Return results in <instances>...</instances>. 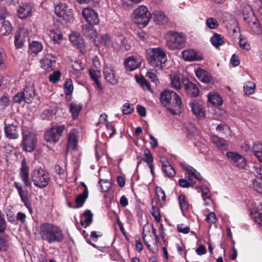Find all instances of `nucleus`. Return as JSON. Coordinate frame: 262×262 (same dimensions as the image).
<instances>
[{"mask_svg": "<svg viewBox=\"0 0 262 262\" xmlns=\"http://www.w3.org/2000/svg\"><path fill=\"white\" fill-rule=\"evenodd\" d=\"M162 168L165 175L169 178H172L176 175V171L171 165L167 161H162Z\"/></svg>", "mask_w": 262, "mask_h": 262, "instance_id": "28", "label": "nucleus"}, {"mask_svg": "<svg viewBox=\"0 0 262 262\" xmlns=\"http://www.w3.org/2000/svg\"><path fill=\"white\" fill-rule=\"evenodd\" d=\"M224 38L220 34H215L210 39L212 44L215 47L218 48L224 42Z\"/></svg>", "mask_w": 262, "mask_h": 262, "instance_id": "36", "label": "nucleus"}, {"mask_svg": "<svg viewBox=\"0 0 262 262\" xmlns=\"http://www.w3.org/2000/svg\"><path fill=\"white\" fill-rule=\"evenodd\" d=\"M99 183L101 185L102 191L107 192L110 190L111 184L107 180L100 179Z\"/></svg>", "mask_w": 262, "mask_h": 262, "instance_id": "48", "label": "nucleus"}, {"mask_svg": "<svg viewBox=\"0 0 262 262\" xmlns=\"http://www.w3.org/2000/svg\"><path fill=\"white\" fill-rule=\"evenodd\" d=\"M226 156L230 163L234 166L242 169L245 167L246 159L242 155L236 152L229 151L226 153Z\"/></svg>", "mask_w": 262, "mask_h": 262, "instance_id": "9", "label": "nucleus"}, {"mask_svg": "<svg viewBox=\"0 0 262 262\" xmlns=\"http://www.w3.org/2000/svg\"><path fill=\"white\" fill-rule=\"evenodd\" d=\"M141 63V59L133 56L127 57L124 61L126 69L129 71H134L139 68Z\"/></svg>", "mask_w": 262, "mask_h": 262, "instance_id": "18", "label": "nucleus"}, {"mask_svg": "<svg viewBox=\"0 0 262 262\" xmlns=\"http://www.w3.org/2000/svg\"><path fill=\"white\" fill-rule=\"evenodd\" d=\"M90 24H86L82 26V32L83 34L87 38L95 40L97 36V32L93 26Z\"/></svg>", "mask_w": 262, "mask_h": 262, "instance_id": "25", "label": "nucleus"}, {"mask_svg": "<svg viewBox=\"0 0 262 262\" xmlns=\"http://www.w3.org/2000/svg\"><path fill=\"white\" fill-rule=\"evenodd\" d=\"M89 191L87 187H85V188L84 189L82 193L77 195L75 198V202L76 204V206H72L70 203H68V205L70 207L73 208H78L81 207L84 202H85L86 199L88 197Z\"/></svg>", "mask_w": 262, "mask_h": 262, "instance_id": "22", "label": "nucleus"}, {"mask_svg": "<svg viewBox=\"0 0 262 262\" xmlns=\"http://www.w3.org/2000/svg\"><path fill=\"white\" fill-rule=\"evenodd\" d=\"M60 76L61 73L60 71H55L50 75L49 80L53 83H56L59 81Z\"/></svg>", "mask_w": 262, "mask_h": 262, "instance_id": "55", "label": "nucleus"}, {"mask_svg": "<svg viewBox=\"0 0 262 262\" xmlns=\"http://www.w3.org/2000/svg\"><path fill=\"white\" fill-rule=\"evenodd\" d=\"M40 235L42 239L49 244L62 242L64 235L57 226L50 223H43L40 226Z\"/></svg>", "mask_w": 262, "mask_h": 262, "instance_id": "2", "label": "nucleus"}, {"mask_svg": "<svg viewBox=\"0 0 262 262\" xmlns=\"http://www.w3.org/2000/svg\"><path fill=\"white\" fill-rule=\"evenodd\" d=\"M144 155L146 157L145 161L147 163L150 164L153 162V157L148 149H146L144 150Z\"/></svg>", "mask_w": 262, "mask_h": 262, "instance_id": "62", "label": "nucleus"}, {"mask_svg": "<svg viewBox=\"0 0 262 262\" xmlns=\"http://www.w3.org/2000/svg\"><path fill=\"white\" fill-rule=\"evenodd\" d=\"M111 42V37L107 34H104L101 36V43L105 46H110Z\"/></svg>", "mask_w": 262, "mask_h": 262, "instance_id": "61", "label": "nucleus"}, {"mask_svg": "<svg viewBox=\"0 0 262 262\" xmlns=\"http://www.w3.org/2000/svg\"><path fill=\"white\" fill-rule=\"evenodd\" d=\"M156 191L159 201H164L166 199L164 191L161 188L157 187L156 189Z\"/></svg>", "mask_w": 262, "mask_h": 262, "instance_id": "58", "label": "nucleus"}, {"mask_svg": "<svg viewBox=\"0 0 262 262\" xmlns=\"http://www.w3.org/2000/svg\"><path fill=\"white\" fill-rule=\"evenodd\" d=\"M64 125H56L52 127L50 130L45 134V139L46 141L55 143L59 141L63 131Z\"/></svg>", "mask_w": 262, "mask_h": 262, "instance_id": "8", "label": "nucleus"}, {"mask_svg": "<svg viewBox=\"0 0 262 262\" xmlns=\"http://www.w3.org/2000/svg\"><path fill=\"white\" fill-rule=\"evenodd\" d=\"M179 203L182 212L187 210L189 207V203L185 195L182 194L179 196Z\"/></svg>", "mask_w": 262, "mask_h": 262, "instance_id": "37", "label": "nucleus"}, {"mask_svg": "<svg viewBox=\"0 0 262 262\" xmlns=\"http://www.w3.org/2000/svg\"><path fill=\"white\" fill-rule=\"evenodd\" d=\"M154 20L158 25H164L168 21V18L164 13L161 11H156L154 12Z\"/></svg>", "mask_w": 262, "mask_h": 262, "instance_id": "30", "label": "nucleus"}, {"mask_svg": "<svg viewBox=\"0 0 262 262\" xmlns=\"http://www.w3.org/2000/svg\"><path fill=\"white\" fill-rule=\"evenodd\" d=\"M82 16L85 20L91 25H96L99 23L98 13L90 8H84L82 10Z\"/></svg>", "mask_w": 262, "mask_h": 262, "instance_id": "10", "label": "nucleus"}, {"mask_svg": "<svg viewBox=\"0 0 262 262\" xmlns=\"http://www.w3.org/2000/svg\"><path fill=\"white\" fill-rule=\"evenodd\" d=\"M71 42L78 49H82L84 47V42L82 37L76 32H73L69 37Z\"/></svg>", "mask_w": 262, "mask_h": 262, "instance_id": "23", "label": "nucleus"}, {"mask_svg": "<svg viewBox=\"0 0 262 262\" xmlns=\"http://www.w3.org/2000/svg\"><path fill=\"white\" fill-rule=\"evenodd\" d=\"M13 101L15 103H20L22 101L25 102V98L23 92L17 93L13 97Z\"/></svg>", "mask_w": 262, "mask_h": 262, "instance_id": "56", "label": "nucleus"}, {"mask_svg": "<svg viewBox=\"0 0 262 262\" xmlns=\"http://www.w3.org/2000/svg\"><path fill=\"white\" fill-rule=\"evenodd\" d=\"M70 111L73 116L74 119L78 117L81 106L76 103H71L70 104Z\"/></svg>", "mask_w": 262, "mask_h": 262, "instance_id": "40", "label": "nucleus"}, {"mask_svg": "<svg viewBox=\"0 0 262 262\" xmlns=\"http://www.w3.org/2000/svg\"><path fill=\"white\" fill-rule=\"evenodd\" d=\"M255 84L252 81H249L244 86V90L245 94L250 95L252 94L255 89Z\"/></svg>", "mask_w": 262, "mask_h": 262, "instance_id": "42", "label": "nucleus"}, {"mask_svg": "<svg viewBox=\"0 0 262 262\" xmlns=\"http://www.w3.org/2000/svg\"><path fill=\"white\" fill-rule=\"evenodd\" d=\"M182 82L187 95L192 97H196L199 95L200 92L199 88L188 78H183Z\"/></svg>", "mask_w": 262, "mask_h": 262, "instance_id": "13", "label": "nucleus"}, {"mask_svg": "<svg viewBox=\"0 0 262 262\" xmlns=\"http://www.w3.org/2000/svg\"><path fill=\"white\" fill-rule=\"evenodd\" d=\"M186 178H187V180H185L184 179H180L179 180V184L180 187L183 188H188L190 187L191 185H193L195 184V182H194L192 179L190 178V176H186Z\"/></svg>", "mask_w": 262, "mask_h": 262, "instance_id": "38", "label": "nucleus"}, {"mask_svg": "<svg viewBox=\"0 0 262 262\" xmlns=\"http://www.w3.org/2000/svg\"><path fill=\"white\" fill-rule=\"evenodd\" d=\"M14 186L16 188L19 196L21 199V201L24 203V205L27 207L29 208L28 204V194L29 192L27 189H23L21 185L16 182H14Z\"/></svg>", "mask_w": 262, "mask_h": 262, "instance_id": "24", "label": "nucleus"}, {"mask_svg": "<svg viewBox=\"0 0 262 262\" xmlns=\"http://www.w3.org/2000/svg\"><path fill=\"white\" fill-rule=\"evenodd\" d=\"M22 92L25 96V102L28 104L31 103L35 96L34 85L31 83L26 85Z\"/></svg>", "mask_w": 262, "mask_h": 262, "instance_id": "19", "label": "nucleus"}, {"mask_svg": "<svg viewBox=\"0 0 262 262\" xmlns=\"http://www.w3.org/2000/svg\"><path fill=\"white\" fill-rule=\"evenodd\" d=\"M160 100L162 104L167 107L172 114L176 115L181 112L182 106L181 98L172 90L162 91L160 94Z\"/></svg>", "mask_w": 262, "mask_h": 262, "instance_id": "1", "label": "nucleus"}, {"mask_svg": "<svg viewBox=\"0 0 262 262\" xmlns=\"http://www.w3.org/2000/svg\"><path fill=\"white\" fill-rule=\"evenodd\" d=\"M208 100L213 105H221L222 104V98L216 93L208 94Z\"/></svg>", "mask_w": 262, "mask_h": 262, "instance_id": "33", "label": "nucleus"}, {"mask_svg": "<svg viewBox=\"0 0 262 262\" xmlns=\"http://www.w3.org/2000/svg\"><path fill=\"white\" fill-rule=\"evenodd\" d=\"M12 31V27L9 21L4 20L0 27V35L6 36L9 34Z\"/></svg>", "mask_w": 262, "mask_h": 262, "instance_id": "32", "label": "nucleus"}, {"mask_svg": "<svg viewBox=\"0 0 262 262\" xmlns=\"http://www.w3.org/2000/svg\"><path fill=\"white\" fill-rule=\"evenodd\" d=\"M103 74L107 82L112 85L117 84L118 79L116 76L115 71L112 67H105L103 69Z\"/></svg>", "mask_w": 262, "mask_h": 262, "instance_id": "17", "label": "nucleus"}, {"mask_svg": "<svg viewBox=\"0 0 262 262\" xmlns=\"http://www.w3.org/2000/svg\"><path fill=\"white\" fill-rule=\"evenodd\" d=\"M132 18L135 23L140 27H144L148 24L151 15L148 9L141 5L134 11Z\"/></svg>", "mask_w": 262, "mask_h": 262, "instance_id": "5", "label": "nucleus"}, {"mask_svg": "<svg viewBox=\"0 0 262 262\" xmlns=\"http://www.w3.org/2000/svg\"><path fill=\"white\" fill-rule=\"evenodd\" d=\"M29 167L24 162H23L20 168V176L26 187H30L31 185V182L29 181Z\"/></svg>", "mask_w": 262, "mask_h": 262, "instance_id": "21", "label": "nucleus"}, {"mask_svg": "<svg viewBox=\"0 0 262 262\" xmlns=\"http://www.w3.org/2000/svg\"><path fill=\"white\" fill-rule=\"evenodd\" d=\"M31 180L35 186L42 188L48 186L51 179L48 173L39 168L33 171L31 173Z\"/></svg>", "mask_w": 262, "mask_h": 262, "instance_id": "6", "label": "nucleus"}, {"mask_svg": "<svg viewBox=\"0 0 262 262\" xmlns=\"http://www.w3.org/2000/svg\"><path fill=\"white\" fill-rule=\"evenodd\" d=\"M64 92L67 95H70L73 91V86L72 81L70 79H67L63 84Z\"/></svg>", "mask_w": 262, "mask_h": 262, "instance_id": "44", "label": "nucleus"}, {"mask_svg": "<svg viewBox=\"0 0 262 262\" xmlns=\"http://www.w3.org/2000/svg\"><path fill=\"white\" fill-rule=\"evenodd\" d=\"M147 60L152 67L161 69L167 62V57L161 48H150L147 51Z\"/></svg>", "mask_w": 262, "mask_h": 262, "instance_id": "3", "label": "nucleus"}, {"mask_svg": "<svg viewBox=\"0 0 262 262\" xmlns=\"http://www.w3.org/2000/svg\"><path fill=\"white\" fill-rule=\"evenodd\" d=\"M182 56L186 61H200L203 59L202 54L195 50L188 49L182 52Z\"/></svg>", "mask_w": 262, "mask_h": 262, "instance_id": "12", "label": "nucleus"}, {"mask_svg": "<svg viewBox=\"0 0 262 262\" xmlns=\"http://www.w3.org/2000/svg\"><path fill=\"white\" fill-rule=\"evenodd\" d=\"M171 84L172 88L176 90H179L181 88V82L179 77L177 76H174L173 77H171Z\"/></svg>", "mask_w": 262, "mask_h": 262, "instance_id": "49", "label": "nucleus"}, {"mask_svg": "<svg viewBox=\"0 0 262 262\" xmlns=\"http://www.w3.org/2000/svg\"><path fill=\"white\" fill-rule=\"evenodd\" d=\"M190 107L193 114L198 118H204L205 115V111L202 104L194 100L189 103Z\"/></svg>", "mask_w": 262, "mask_h": 262, "instance_id": "16", "label": "nucleus"}, {"mask_svg": "<svg viewBox=\"0 0 262 262\" xmlns=\"http://www.w3.org/2000/svg\"><path fill=\"white\" fill-rule=\"evenodd\" d=\"M57 113V109L55 107H50L46 109L41 114L43 119H51Z\"/></svg>", "mask_w": 262, "mask_h": 262, "instance_id": "35", "label": "nucleus"}, {"mask_svg": "<svg viewBox=\"0 0 262 262\" xmlns=\"http://www.w3.org/2000/svg\"><path fill=\"white\" fill-rule=\"evenodd\" d=\"M49 35L55 43L58 44L60 43V41L62 40L63 37L62 32L58 29H52L50 30Z\"/></svg>", "mask_w": 262, "mask_h": 262, "instance_id": "31", "label": "nucleus"}, {"mask_svg": "<svg viewBox=\"0 0 262 262\" xmlns=\"http://www.w3.org/2000/svg\"><path fill=\"white\" fill-rule=\"evenodd\" d=\"M134 111L133 105L130 104L125 103L123 106L122 112L125 115L130 114Z\"/></svg>", "mask_w": 262, "mask_h": 262, "instance_id": "59", "label": "nucleus"}, {"mask_svg": "<svg viewBox=\"0 0 262 262\" xmlns=\"http://www.w3.org/2000/svg\"><path fill=\"white\" fill-rule=\"evenodd\" d=\"M9 247L8 239L4 236H0V251H6Z\"/></svg>", "mask_w": 262, "mask_h": 262, "instance_id": "51", "label": "nucleus"}, {"mask_svg": "<svg viewBox=\"0 0 262 262\" xmlns=\"http://www.w3.org/2000/svg\"><path fill=\"white\" fill-rule=\"evenodd\" d=\"M253 188L258 193L262 194V180L255 179L253 182Z\"/></svg>", "mask_w": 262, "mask_h": 262, "instance_id": "52", "label": "nucleus"}, {"mask_svg": "<svg viewBox=\"0 0 262 262\" xmlns=\"http://www.w3.org/2000/svg\"><path fill=\"white\" fill-rule=\"evenodd\" d=\"M78 142V131L77 129H72L70 130L68 139V143L66 148V154L70 150H74L76 149Z\"/></svg>", "mask_w": 262, "mask_h": 262, "instance_id": "11", "label": "nucleus"}, {"mask_svg": "<svg viewBox=\"0 0 262 262\" xmlns=\"http://www.w3.org/2000/svg\"><path fill=\"white\" fill-rule=\"evenodd\" d=\"M138 82L141 85V86L144 89L149 90L150 88V84L147 81L146 79L142 77L137 80Z\"/></svg>", "mask_w": 262, "mask_h": 262, "instance_id": "57", "label": "nucleus"}, {"mask_svg": "<svg viewBox=\"0 0 262 262\" xmlns=\"http://www.w3.org/2000/svg\"><path fill=\"white\" fill-rule=\"evenodd\" d=\"M27 36L21 31L17 32L15 35L14 43L16 48L19 49L24 46V42L26 40Z\"/></svg>", "mask_w": 262, "mask_h": 262, "instance_id": "29", "label": "nucleus"}, {"mask_svg": "<svg viewBox=\"0 0 262 262\" xmlns=\"http://www.w3.org/2000/svg\"><path fill=\"white\" fill-rule=\"evenodd\" d=\"M30 49L31 52L37 53L42 49V46L41 43L38 41H32L30 45Z\"/></svg>", "mask_w": 262, "mask_h": 262, "instance_id": "41", "label": "nucleus"}, {"mask_svg": "<svg viewBox=\"0 0 262 262\" xmlns=\"http://www.w3.org/2000/svg\"><path fill=\"white\" fill-rule=\"evenodd\" d=\"M10 103L9 98L6 95H3L0 97V106L3 109H5L7 107Z\"/></svg>", "mask_w": 262, "mask_h": 262, "instance_id": "50", "label": "nucleus"}, {"mask_svg": "<svg viewBox=\"0 0 262 262\" xmlns=\"http://www.w3.org/2000/svg\"><path fill=\"white\" fill-rule=\"evenodd\" d=\"M197 188L199 189L198 191H202V196L205 201L206 199H210L211 196V191L208 187L203 188L202 187H198Z\"/></svg>", "mask_w": 262, "mask_h": 262, "instance_id": "46", "label": "nucleus"}, {"mask_svg": "<svg viewBox=\"0 0 262 262\" xmlns=\"http://www.w3.org/2000/svg\"><path fill=\"white\" fill-rule=\"evenodd\" d=\"M195 74L199 79L202 82L208 84H213V79L207 71L202 69H198L196 71Z\"/></svg>", "mask_w": 262, "mask_h": 262, "instance_id": "20", "label": "nucleus"}, {"mask_svg": "<svg viewBox=\"0 0 262 262\" xmlns=\"http://www.w3.org/2000/svg\"><path fill=\"white\" fill-rule=\"evenodd\" d=\"M216 216L214 212H210L209 213L207 216L206 218V220L207 222H208L210 224H213L215 223L216 221Z\"/></svg>", "mask_w": 262, "mask_h": 262, "instance_id": "60", "label": "nucleus"}, {"mask_svg": "<svg viewBox=\"0 0 262 262\" xmlns=\"http://www.w3.org/2000/svg\"><path fill=\"white\" fill-rule=\"evenodd\" d=\"M23 147L26 151H32L36 146L37 139L35 135L28 129L23 130Z\"/></svg>", "mask_w": 262, "mask_h": 262, "instance_id": "7", "label": "nucleus"}, {"mask_svg": "<svg viewBox=\"0 0 262 262\" xmlns=\"http://www.w3.org/2000/svg\"><path fill=\"white\" fill-rule=\"evenodd\" d=\"M166 45L171 50L183 48L186 44V35L182 32L170 31L167 33Z\"/></svg>", "mask_w": 262, "mask_h": 262, "instance_id": "4", "label": "nucleus"}, {"mask_svg": "<svg viewBox=\"0 0 262 262\" xmlns=\"http://www.w3.org/2000/svg\"><path fill=\"white\" fill-rule=\"evenodd\" d=\"M89 74L92 79H93L97 86L101 89V83L98 80V76L97 74V72L94 70L90 69Z\"/></svg>", "mask_w": 262, "mask_h": 262, "instance_id": "45", "label": "nucleus"}, {"mask_svg": "<svg viewBox=\"0 0 262 262\" xmlns=\"http://www.w3.org/2000/svg\"><path fill=\"white\" fill-rule=\"evenodd\" d=\"M72 67L74 70V74L77 77H80L81 74V71L84 69V65L81 61L77 60L74 62Z\"/></svg>", "mask_w": 262, "mask_h": 262, "instance_id": "34", "label": "nucleus"}, {"mask_svg": "<svg viewBox=\"0 0 262 262\" xmlns=\"http://www.w3.org/2000/svg\"><path fill=\"white\" fill-rule=\"evenodd\" d=\"M55 57L51 55H48L40 60L41 68L45 70H48L55 63Z\"/></svg>", "mask_w": 262, "mask_h": 262, "instance_id": "26", "label": "nucleus"}, {"mask_svg": "<svg viewBox=\"0 0 262 262\" xmlns=\"http://www.w3.org/2000/svg\"><path fill=\"white\" fill-rule=\"evenodd\" d=\"M55 13L59 17L62 18L64 20H67L71 15V10L67 6L62 3L57 5L55 8Z\"/></svg>", "mask_w": 262, "mask_h": 262, "instance_id": "14", "label": "nucleus"}, {"mask_svg": "<svg viewBox=\"0 0 262 262\" xmlns=\"http://www.w3.org/2000/svg\"><path fill=\"white\" fill-rule=\"evenodd\" d=\"M177 230L179 232L187 234L190 232V228L188 226H184L183 224L178 225Z\"/></svg>", "mask_w": 262, "mask_h": 262, "instance_id": "64", "label": "nucleus"}, {"mask_svg": "<svg viewBox=\"0 0 262 262\" xmlns=\"http://www.w3.org/2000/svg\"><path fill=\"white\" fill-rule=\"evenodd\" d=\"M83 216L85 217L84 222L85 228L89 226L93 221V214L90 210H86L83 213Z\"/></svg>", "mask_w": 262, "mask_h": 262, "instance_id": "43", "label": "nucleus"}, {"mask_svg": "<svg viewBox=\"0 0 262 262\" xmlns=\"http://www.w3.org/2000/svg\"><path fill=\"white\" fill-rule=\"evenodd\" d=\"M156 72V71L154 70L148 71L146 73V76L157 85L158 83V80Z\"/></svg>", "mask_w": 262, "mask_h": 262, "instance_id": "53", "label": "nucleus"}, {"mask_svg": "<svg viewBox=\"0 0 262 262\" xmlns=\"http://www.w3.org/2000/svg\"><path fill=\"white\" fill-rule=\"evenodd\" d=\"M254 221L259 226H262V213H256L254 214Z\"/></svg>", "mask_w": 262, "mask_h": 262, "instance_id": "63", "label": "nucleus"}, {"mask_svg": "<svg viewBox=\"0 0 262 262\" xmlns=\"http://www.w3.org/2000/svg\"><path fill=\"white\" fill-rule=\"evenodd\" d=\"M212 142L219 147L226 148L227 144L226 141L217 136H213L211 137Z\"/></svg>", "mask_w": 262, "mask_h": 262, "instance_id": "39", "label": "nucleus"}, {"mask_svg": "<svg viewBox=\"0 0 262 262\" xmlns=\"http://www.w3.org/2000/svg\"><path fill=\"white\" fill-rule=\"evenodd\" d=\"M207 26L211 29H216L219 26L217 21L213 18H209L206 20Z\"/></svg>", "mask_w": 262, "mask_h": 262, "instance_id": "54", "label": "nucleus"}, {"mask_svg": "<svg viewBox=\"0 0 262 262\" xmlns=\"http://www.w3.org/2000/svg\"><path fill=\"white\" fill-rule=\"evenodd\" d=\"M16 126L13 124L6 125L5 127V131L6 136L10 139H16L18 137Z\"/></svg>", "mask_w": 262, "mask_h": 262, "instance_id": "27", "label": "nucleus"}, {"mask_svg": "<svg viewBox=\"0 0 262 262\" xmlns=\"http://www.w3.org/2000/svg\"><path fill=\"white\" fill-rule=\"evenodd\" d=\"M150 212L151 215L154 217L155 221L157 222H159L161 220V215L159 207L156 206H153Z\"/></svg>", "mask_w": 262, "mask_h": 262, "instance_id": "47", "label": "nucleus"}, {"mask_svg": "<svg viewBox=\"0 0 262 262\" xmlns=\"http://www.w3.org/2000/svg\"><path fill=\"white\" fill-rule=\"evenodd\" d=\"M17 16L20 19H26L32 15V7L29 4H23L17 10Z\"/></svg>", "mask_w": 262, "mask_h": 262, "instance_id": "15", "label": "nucleus"}]
</instances>
